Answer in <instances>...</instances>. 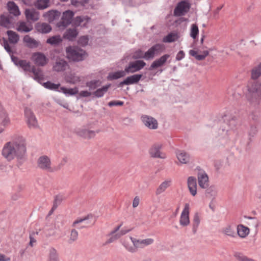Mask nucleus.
<instances>
[{
    "instance_id": "45",
    "label": "nucleus",
    "mask_w": 261,
    "mask_h": 261,
    "mask_svg": "<svg viewBox=\"0 0 261 261\" xmlns=\"http://www.w3.org/2000/svg\"><path fill=\"white\" fill-rule=\"evenodd\" d=\"M18 66L21 67L24 71L31 72L32 66H31L30 62L27 61L26 60H20V62L18 63Z\"/></svg>"
},
{
    "instance_id": "32",
    "label": "nucleus",
    "mask_w": 261,
    "mask_h": 261,
    "mask_svg": "<svg viewBox=\"0 0 261 261\" xmlns=\"http://www.w3.org/2000/svg\"><path fill=\"white\" fill-rule=\"evenodd\" d=\"M171 182V180H165L161 183L155 191V195H159L165 192L170 186Z\"/></svg>"
},
{
    "instance_id": "4",
    "label": "nucleus",
    "mask_w": 261,
    "mask_h": 261,
    "mask_svg": "<svg viewBox=\"0 0 261 261\" xmlns=\"http://www.w3.org/2000/svg\"><path fill=\"white\" fill-rule=\"evenodd\" d=\"M66 58L70 61L80 62L84 60L87 57L86 52L75 46H68L66 48Z\"/></svg>"
},
{
    "instance_id": "53",
    "label": "nucleus",
    "mask_w": 261,
    "mask_h": 261,
    "mask_svg": "<svg viewBox=\"0 0 261 261\" xmlns=\"http://www.w3.org/2000/svg\"><path fill=\"white\" fill-rule=\"evenodd\" d=\"M86 85L90 89H95L100 86L101 82L99 80H94L87 83Z\"/></svg>"
},
{
    "instance_id": "20",
    "label": "nucleus",
    "mask_w": 261,
    "mask_h": 261,
    "mask_svg": "<svg viewBox=\"0 0 261 261\" xmlns=\"http://www.w3.org/2000/svg\"><path fill=\"white\" fill-rule=\"evenodd\" d=\"M142 76V74H134L130 76H128L123 81L120 82L119 86L121 87L123 85H129L136 84L139 81Z\"/></svg>"
},
{
    "instance_id": "56",
    "label": "nucleus",
    "mask_w": 261,
    "mask_h": 261,
    "mask_svg": "<svg viewBox=\"0 0 261 261\" xmlns=\"http://www.w3.org/2000/svg\"><path fill=\"white\" fill-rule=\"evenodd\" d=\"M222 232L226 235L233 237L234 232L233 230L232 229L230 226H227L225 227H224L222 230Z\"/></svg>"
},
{
    "instance_id": "60",
    "label": "nucleus",
    "mask_w": 261,
    "mask_h": 261,
    "mask_svg": "<svg viewBox=\"0 0 261 261\" xmlns=\"http://www.w3.org/2000/svg\"><path fill=\"white\" fill-rule=\"evenodd\" d=\"M63 200V198L62 196H60V195L56 196L55 197V201H54V206H53L51 211L53 210L54 208H56L57 205L60 204Z\"/></svg>"
},
{
    "instance_id": "61",
    "label": "nucleus",
    "mask_w": 261,
    "mask_h": 261,
    "mask_svg": "<svg viewBox=\"0 0 261 261\" xmlns=\"http://www.w3.org/2000/svg\"><path fill=\"white\" fill-rule=\"evenodd\" d=\"M79 42L81 45L85 46L88 43V38L87 36H82L80 38Z\"/></svg>"
},
{
    "instance_id": "13",
    "label": "nucleus",
    "mask_w": 261,
    "mask_h": 261,
    "mask_svg": "<svg viewBox=\"0 0 261 261\" xmlns=\"http://www.w3.org/2000/svg\"><path fill=\"white\" fill-rule=\"evenodd\" d=\"M32 59L35 64L39 66H45L48 61V59L43 54L39 52L33 55Z\"/></svg>"
},
{
    "instance_id": "47",
    "label": "nucleus",
    "mask_w": 261,
    "mask_h": 261,
    "mask_svg": "<svg viewBox=\"0 0 261 261\" xmlns=\"http://www.w3.org/2000/svg\"><path fill=\"white\" fill-rule=\"evenodd\" d=\"M11 121L8 113L0 117V125L2 126H9Z\"/></svg>"
},
{
    "instance_id": "23",
    "label": "nucleus",
    "mask_w": 261,
    "mask_h": 261,
    "mask_svg": "<svg viewBox=\"0 0 261 261\" xmlns=\"http://www.w3.org/2000/svg\"><path fill=\"white\" fill-rule=\"evenodd\" d=\"M100 130L98 129L96 131L87 129H81L77 132L78 135L85 139H91L94 137L96 133H99Z\"/></svg>"
},
{
    "instance_id": "54",
    "label": "nucleus",
    "mask_w": 261,
    "mask_h": 261,
    "mask_svg": "<svg viewBox=\"0 0 261 261\" xmlns=\"http://www.w3.org/2000/svg\"><path fill=\"white\" fill-rule=\"evenodd\" d=\"M56 229V228L53 227L48 228L46 229L44 231L45 237L47 238H49L51 237L55 236L56 234V231L55 230Z\"/></svg>"
},
{
    "instance_id": "17",
    "label": "nucleus",
    "mask_w": 261,
    "mask_h": 261,
    "mask_svg": "<svg viewBox=\"0 0 261 261\" xmlns=\"http://www.w3.org/2000/svg\"><path fill=\"white\" fill-rule=\"evenodd\" d=\"M130 239L133 244V246L129 245L128 244H124V247L127 250V251L134 253L136 252L138 248H142L141 240H138L131 237H130Z\"/></svg>"
},
{
    "instance_id": "15",
    "label": "nucleus",
    "mask_w": 261,
    "mask_h": 261,
    "mask_svg": "<svg viewBox=\"0 0 261 261\" xmlns=\"http://www.w3.org/2000/svg\"><path fill=\"white\" fill-rule=\"evenodd\" d=\"M68 67V63L64 59L57 58L53 65V69L59 72L65 71Z\"/></svg>"
},
{
    "instance_id": "57",
    "label": "nucleus",
    "mask_w": 261,
    "mask_h": 261,
    "mask_svg": "<svg viewBox=\"0 0 261 261\" xmlns=\"http://www.w3.org/2000/svg\"><path fill=\"white\" fill-rule=\"evenodd\" d=\"M78 238V232L75 229H72L71 231L70 238H69V242L70 243H72L75 241Z\"/></svg>"
},
{
    "instance_id": "6",
    "label": "nucleus",
    "mask_w": 261,
    "mask_h": 261,
    "mask_svg": "<svg viewBox=\"0 0 261 261\" xmlns=\"http://www.w3.org/2000/svg\"><path fill=\"white\" fill-rule=\"evenodd\" d=\"M24 112L28 127L31 129L38 128V123L32 110L30 108L25 107Z\"/></svg>"
},
{
    "instance_id": "9",
    "label": "nucleus",
    "mask_w": 261,
    "mask_h": 261,
    "mask_svg": "<svg viewBox=\"0 0 261 261\" xmlns=\"http://www.w3.org/2000/svg\"><path fill=\"white\" fill-rule=\"evenodd\" d=\"M162 145L159 144L153 145L149 150L150 156L153 158L165 159L166 155L161 151Z\"/></svg>"
},
{
    "instance_id": "46",
    "label": "nucleus",
    "mask_w": 261,
    "mask_h": 261,
    "mask_svg": "<svg viewBox=\"0 0 261 261\" xmlns=\"http://www.w3.org/2000/svg\"><path fill=\"white\" fill-rule=\"evenodd\" d=\"M60 90L64 94L69 95H75L77 94L79 91L77 88L68 89L65 87H61Z\"/></svg>"
},
{
    "instance_id": "29",
    "label": "nucleus",
    "mask_w": 261,
    "mask_h": 261,
    "mask_svg": "<svg viewBox=\"0 0 261 261\" xmlns=\"http://www.w3.org/2000/svg\"><path fill=\"white\" fill-rule=\"evenodd\" d=\"M7 7L10 14H13L15 16L20 15L18 7L13 2H8Z\"/></svg>"
},
{
    "instance_id": "44",
    "label": "nucleus",
    "mask_w": 261,
    "mask_h": 261,
    "mask_svg": "<svg viewBox=\"0 0 261 261\" xmlns=\"http://www.w3.org/2000/svg\"><path fill=\"white\" fill-rule=\"evenodd\" d=\"M206 196L210 198H214L217 195V190L215 187L211 186L205 191Z\"/></svg>"
},
{
    "instance_id": "58",
    "label": "nucleus",
    "mask_w": 261,
    "mask_h": 261,
    "mask_svg": "<svg viewBox=\"0 0 261 261\" xmlns=\"http://www.w3.org/2000/svg\"><path fill=\"white\" fill-rule=\"evenodd\" d=\"M65 221L61 218H58L55 222V228L56 229H60L64 226Z\"/></svg>"
},
{
    "instance_id": "24",
    "label": "nucleus",
    "mask_w": 261,
    "mask_h": 261,
    "mask_svg": "<svg viewBox=\"0 0 261 261\" xmlns=\"http://www.w3.org/2000/svg\"><path fill=\"white\" fill-rule=\"evenodd\" d=\"M187 184L191 194L194 196L197 194L196 179L193 176H190L188 178Z\"/></svg>"
},
{
    "instance_id": "41",
    "label": "nucleus",
    "mask_w": 261,
    "mask_h": 261,
    "mask_svg": "<svg viewBox=\"0 0 261 261\" xmlns=\"http://www.w3.org/2000/svg\"><path fill=\"white\" fill-rule=\"evenodd\" d=\"M62 41V39L60 36L57 35L52 36L47 39L46 43L50 44L53 45H56L60 43Z\"/></svg>"
},
{
    "instance_id": "16",
    "label": "nucleus",
    "mask_w": 261,
    "mask_h": 261,
    "mask_svg": "<svg viewBox=\"0 0 261 261\" xmlns=\"http://www.w3.org/2000/svg\"><path fill=\"white\" fill-rule=\"evenodd\" d=\"M144 124L150 129H155L158 127V123L154 118L147 115L141 117Z\"/></svg>"
},
{
    "instance_id": "42",
    "label": "nucleus",
    "mask_w": 261,
    "mask_h": 261,
    "mask_svg": "<svg viewBox=\"0 0 261 261\" xmlns=\"http://www.w3.org/2000/svg\"><path fill=\"white\" fill-rule=\"evenodd\" d=\"M178 36L177 33H171L163 38V41L164 42L168 43L176 41L178 39Z\"/></svg>"
},
{
    "instance_id": "28",
    "label": "nucleus",
    "mask_w": 261,
    "mask_h": 261,
    "mask_svg": "<svg viewBox=\"0 0 261 261\" xmlns=\"http://www.w3.org/2000/svg\"><path fill=\"white\" fill-rule=\"evenodd\" d=\"M90 18L87 16H77L73 21V24L75 27H85L89 21Z\"/></svg>"
},
{
    "instance_id": "10",
    "label": "nucleus",
    "mask_w": 261,
    "mask_h": 261,
    "mask_svg": "<svg viewBox=\"0 0 261 261\" xmlns=\"http://www.w3.org/2000/svg\"><path fill=\"white\" fill-rule=\"evenodd\" d=\"M146 65V63L142 60H137L130 62L128 67L125 68V71L127 73H133L140 70Z\"/></svg>"
},
{
    "instance_id": "8",
    "label": "nucleus",
    "mask_w": 261,
    "mask_h": 261,
    "mask_svg": "<svg viewBox=\"0 0 261 261\" xmlns=\"http://www.w3.org/2000/svg\"><path fill=\"white\" fill-rule=\"evenodd\" d=\"M189 213L190 205L189 203H186L180 217L179 223L181 226L186 227L189 225Z\"/></svg>"
},
{
    "instance_id": "55",
    "label": "nucleus",
    "mask_w": 261,
    "mask_h": 261,
    "mask_svg": "<svg viewBox=\"0 0 261 261\" xmlns=\"http://www.w3.org/2000/svg\"><path fill=\"white\" fill-rule=\"evenodd\" d=\"M60 84H55L50 82H47L46 83H44L43 86L46 88L51 89V90H56L59 88L60 86Z\"/></svg>"
},
{
    "instance_id": "26",
    "label": "nucleus",
    "mask_w": 261,
    "mask_h": 261,
    "mask_svg": "<svg viewBox=\"0 0 261 261\" xmlns=\"http://www.w3.org/2000/svg\"><path fill=\"white\" fill-rule=\"evenodd\" d=\"M35 29L38 32L43 34L48 33L51 30L50 25L45 22H38L36 23Z\"/></svg>"
},
{
    "instance_id": "35",
    "label": "nucleus",
    "mask_w": 261,
    "mask_h": 261,
    "mask_svg": "<svg viewBox=\"0 0 261 261\" xmlns=\"http://www.w3.org/2000/svg\"><path fill=\"white\" fill-rule=\"evenodd\" d=\"M7 34L8 36L9 41L12 44H16L19 39V36L16 32L12 31H8Z\"/></svg>"
},
{
    "instance_id": "3",
    "label": "nucleus",
    "mask_w": 261,
    "mask_h": 261,
    "mask_svg": "<svg viewBox=\"0 0 261 261\" xmlns=\"http://www.w3.org/2000/svg\"><path fill=\"white\" fill-rule=\"evenodd\" d=\"M165 49L163 44H156L150 47L144 54L141 50H138L134 53L133 58L135 59L144 58L146 60L153 59L155 56L161 54Z\"/></svg>"
},
{
    "instance_id": "39",
    "label": "nucleus",
    "mask_w": 261,
    "mask_h": 261,
    "mask_svg": "<svg viewBox=\"0 0 261 261\" xmlns=\"http://www.w3.org/2000/svg\"><path fill=\"white\" fill-rule=\"evenodd\" d=\"M49 0H37L35 3V6L38 9L43 10L49 6Z\"/></svg>"
},
{
    "instance_id": "21",
    "label": "nucleus",
    "mask_w": 261,
    "mask_h": 261,
    "mask_svg": "<svg viewBox=\"0 0 261 261\" xmlns=\"http://www.w3.org/2000/svg\"><path fill=\"white\" fill-rule=\"evenodd\" d=\"M60 12L57 10H49L48 12L43 14V16L45 19L47 20L49 22H51L53 21L58 19L60 16Z\"/></svg>"
},
{
    "instance_id": "51",
    "label": "nucleus",
    "mask_w": 261,
    "mask_h": 261,
    "mask_svg": "<svg viewBox=\"0 0 261 261\" xmlns=\"http://www.w3.org/2000/svg\"><path fill=\"white\" fill-rule=\"evenodd\" d=\"M199 33V29L196 24H192L190 29V36L193 39H195Z\"/></svg>"
},
{
    "instance_id": "43",
    "label": "nucleus",
    "mask_w": 261,
    "mask_h": 261,
    "mask_svg": "<svg viewBox=\"0 0 261 261\" xmlns=\"http://www.w3.org/2000/svg\"><path fill=\"white\" fill-rule=\"evenodd\" d=\"M17 30L19 32L27 33L32 31L33 30V27L31 25L28 26L24 22H21Z\"/></svg>"
},
{
    "instance_id": "50",
    "label": "nucleus",
    "mask_w": 261,
    "mask_h": 261,
    "mask_svg": "<svg viewBox=\"0 0 261 261\" xmlns=\"http://www.w3.org/2000/svg\"><path fill=\"white\" fill-rule=\"evenodd\" d=\"M234 256L238 261H255L240 252L234 253Z\"/></svg>"
},
{
    "instance_id": "52",
    "label": "nucleus",
    "mask_w": 261,
    "mask_h": 261,
    "mask_svg": "<svg viewBox=\"0 0 261 261\" xmlns=\"http://www.w3.org/2000/svg\"><path fill=\"white\" fill-rule=\"evenodd\" d=\"M249 221L248 222L247 224L252 228H256L259 225V222L255 217H248Z\"/></svg>"
},
{
    "instance_id": "36",
    "label": "nucleus",
    "mask_w": 261,
    "mask_h": 261,
    "mask_svg": "<svg viewBox=\"0 0 261 261\" xmlns=\"http://www.w3.org/2000/svg\"><path fill=\"white\" fill-rule=\"evenodd\" d=\"M111 87V84H108L103 86L102 87L97 89L95 92H93V94L96 97H102L105 93H106L109 88Z\"/></svg>"
},
{
    "instance_id": "25",
    "label": "nucleus",
    "mask_w": 261,
    "mask_h": 261,
    "mask_svg": "<svg viewBox=\"0 0 261 261\" xmlns=\"http://www.w3.org/2000/svg\"><path fill=\"white\" fill-rule=\"evenodd\" d=\"M25 14L28 20L36 21L39 19V13L34 9H26Z\"/></svg>"
},
{
    "instance_id": "40",
    "label": "nucleus",
    "mask_w": 261,
    "mask_h": 261,
    "mask_svg": "<svg viewBox=\"0 0 261 261\" xmlns=\"http://www.w3.org/2000/svg\"><path fill=\"white\" fill-rule=\"evenodd\" d=\"M249 229L243 225H239L238 227V233L241 238H245L249 234Z\"/></svg>"
},
{
    "instance_id": "38",
    "label": "nucleus",
    "mask_w": 261,
    "mask_h": 261,
    "mask_svg": "<svg viewBox=\"0 0 261 261\" xmlns=\"http://www.w3.org/2000/svg\"><path fill=\"white\" fill-rule=\"evenodd\" d=\"M126 75L125 71H118L115 72L110 73L108 76L109 80H116L120 77H123Z\"/></svg>"
},
{
    "instance_id": "62",
    "label": "nucleus",
    "mask_w": 261,
    "mask_h": 261,
    "mask_svg": "<svg viewBox=\"0 0 261 261\" xmlns=\"http://www.w3.org/2000/svg\"><path fill=\"white\" fill-rule=\"evenodd\" d=\"M140 201V197L138 196H135L133 201V204H132L133 207V208L137 207L139 205Z\"/></svg>"
},
{
    "instance_id": "37",
    "label": "nucleus",
    "mask_w": 261,
    "mask_h": 261,
    "mask_svg": "<svg viewBox=\"0 0 261 261\" xmlns=\"http://www.w3.org/2000/svg\"><path fill=\"white\" fill-rule=\"evenodd\" d=\"M30 72H32L34 74V79L37 81H40L43 79V75L42 71L39 68H36L33 66Z\"/></svg>"
},
{
    "instance_id": "48",
    "label": "nucleus",
    "mask_w": 261,
    "mask_h": 261,
    "mask_svg": "<svg viewBox=\"0 0 261 261\" xmlns=\"http://www.w3.org/2000/svg\"><path fill=\"white\" fill-rule=\"evenodd\" d=\"M200 223V218L198 213H196L194 214V218L193 219L192 225H193V231L194 233L196 232L197 228H198Z\"/></svg>"
},
{
    "instance_id": "22",
    "label": "nucleus",
    "mask_w": 261,
    "mask_h": 261,
    "mask_svg": "<svg viewBox=\"0 0 261 261\" xmlns=\"http://www.w3.org/2000/svg\"><path fill=\"white\" fill-rule=\"evenodd\" d=\"M176 155L181 164H187L190 162V156L189 154L184 150H177Z\"/></svg>"
},
{
    "instance_id": "34",
    "label": "nucleus",
    "mask_w": 261,
    "mask_h": 261,
    "mask_svg": "<svg viewBox=\"0 0 261 261\" xmlns=\"http://www.w3.org/2000/svg\"><path fill=\"white\" fill-rule=\"evenodd\" d=\"M261 76V63L254 67L251 70V77L252 80H256Z\"/></svg>"
},
{
    "instance_id": "59",
    "label": "nucleus",
    "mask_w": 261,
    "mask_h": 261,
    "mask_svg": "<svg viewBox=\"0 0 261 261\" xmlns=\"http://www.w3.org/2000/svg\"><path fill=\"white\" fill-rule=\"evenodd\" d=\"M154 242L153 239L147 238L143 240H141L142 247V248L145 246L152 244Z\"/></svg>"
},
{
    "instance_id": "27",
    "label": "nucleus",
    "mask_w": 261,
    "mask_h": 261,
    "mask_svg": "<svg viewBox=\"0 0 261 261\" xmlns=\"http://www.w3.org/2000/svg\"><path fill=\"white\" fill-rule=\"evenodd\" d=\"M78 32L75 28L68 29L64 33L63 37L68 40H73L77 36Z\"/></svg>"
},
{
    "instance_id": "30",
    "label": "nucleus",
    "mask_w": 261,
    "mask_h": 261,
    "mask_svg": "<svg viewBox=\"0 0 261 261\" xmlns=\"http://www.w3.org/2000/svg\"><path fill=\"white\" fill-rule=\"evenodd\" d=\"M47 261H60L57 251L55 248L51 247L49 249Z\"/></svg>"
},
{
    "instance_id": "11",
    "label": "nucleus",
    "mask_w": 261,
    "mask_h": 261,
    "mask_svg": "<svg viewBox=\"0 0 261 261\" xmlns=\"http://www.w3.org/2000/svg\"><path fill=\"white\" fill-rule=\"evenodd\" d=\"M190 5L187 2L182 1L178 3L174 10V15L180 16L188 12L190 9Z\"/></svg>"
},
{
    "instance_id": "63",
    "label": "nucleus",
    "mask_w": 261,
    "mask_h": 261,
    "mask_svg": "<svg viewBox=\"0 0 261 261\" xmlns=\"http://www.w3.org/2000/svg\"><path fill=\"white\" fill-rule=\"evenodd\" d=\"M123 102L121 101H111L108 103V106L110 107L122 106Z\"/></svg>"
},
{
    "instance_id": "5",
    "label": "nucleus",
    "mask_w": 261,
    "mask_h": 261,
    "mask_svg": "<svg viewBox=\"0 0 261 261\" xmlns=\"http://www.w3.org/2000/svg\"><path fill=\"white\" fill-rule=\"evenodd\" d=\"M37 166L40 170L47 172L52 173L55 171L51 166L50 158L45 155H41L38 159Z\"/></svg>"
},
{
    "instance_id": "12",
    "label": "nucleus",
    "mask_w": 261,
    "mask_h": 261,
    "mask_svg": "<svg viewBox=\"0 0 261 261\" xmlns=\"http://www.w3.org/2000/svg\"><path fill=\"white\" fill-rule=\"evenodd\" d=\"M14 22V18L10 14H4L0 16V24L4 27L10 28L13 26Z\"/></svg>"
},
{
    "instance_id": "7",
    "label": "nucleus",
    "mask_w": 261,
    "mask_h": 261,
    "mask_svg": "<svg viewBox=\"0 0 261 261\" xmlns=\"http://www.w3.org/2000/svg\"><path fill=\"white\" fill-rule=\"evenodd\" d=\"M74 13L70 10H67L63 13L61 20L57 24L60 29H64L71 23Z\"/></svg>"
},
{
    "instance_id": "19",
    "label": "nucleus",
    "mask_w": 261,
    "mask_h": 261,
    "mask_svg": "<svg viewBox=\"0 0 261 261\" xmlns=\"http://www.w3.org/2000/svg\"><path fill=\"white\" fill-rule=\"evenodd\" d=\"M169 57V55L166 54L162 56L159 59L155 60L150 65L149 70H151L163 66Z\"/></svg>"
},
{
    "instance_id": "2",
    "label": "nucleus",
    "mask_w": 261,
    "mask_h": 261,
    "mask_svg": "<svg viewBox=\"0 0 261 261\" xmlns=\"http://www.w3.org/2000/svg\"><path fill=\"white\" fill-rule=\"evenodd\" d=\"M246 97L249 103L257 106L261 100V81L249 82L247 86Z\"/></svg>"
},
{
    "instance_id": "14",
    "label": "nucleus",
    "mask_w": 261,
    "mask_h": 261,
    "mask_svg": "<svg viewBox=\"0 0 261 261\" xmlns=\"http://www.w3.org/2000/svg\"><path fill=\"white\" fill-rule=\"evenodd\" d=\"M122 224L117 226L107 234L108 239L104 243V245H107L111 244L120 238V235L118 234V231L119 230Z\"/></svg>"
},
{
    "instance_id": "31",
    "label": "nucleus",
    "mask_w": 261,
    "mask_h": 261,
    "mask_svg": "<svg viewBox=\"0 0 261 261\" xmlns=\"http://www.w3.org/2000/svg\"><path fill=\"white\" fill-rule=\"evenodd\" d=\"M23 40L26 43V45L30 48L36 47L38 45V42L29 35H25Z\"/></svg>"
},
{
    "instance_id": "1",
    "label": "nucleus",
    "mask_w": 261,
    "mask_h": 261,
    "mask_svg": "<svg viewBox=\"0 0 261 261\" xmlns=\"http://www.w3.org/2000/svg\"><path fill=\"white\" fill-rule=\"evenodd\" d=\"M26 154V142L22 137L6 143L2 150L3 156L8 162L15 159L18 161H23L25 159Z\"/></svg>"
},
{
    "instance_id": "64",
    "label": "nucleus",
    "mask_w": 261,
    "mask_h": 261,
    "mask_svg": "<svg viewBox=\"0 0 261 261\" xmlns=\"http://www.w3.org/2000/svg\"><path fill=\"white\" fill-rule=\"evenodd\" d=\"M4 46L5 49L10 54L13 53V51L12 50L10 45H9L8 42L6 40L4 41Z\"/></svg>"
},
{
    "instance_id": "18",
    "label": "nucleus",
    "mask_w": 261,
    "mask_h": 261,
    "mask_svg": "<svg viewBox=\"0 0 261 261\" xmlns=\"http://www.w3.org/2000/svg\"><path fill=\"white\" fill-rule=\"evenodd\" d=\"M198 185L202 189H206L208 186V177L203 171H199L197 175Z\"/></svg>"
},
{
    "instance_id": "33",
    "label": "nucleus",
    "mask_w": 261,
    "mask_h": 261,
    "mask_svg": "<svg viewBox=\"0 0 261 261\" xmlns=\"http://www.w3.org/2000/svg\"><path fill=\"white\" fill-rule=\"evenodd\" d=\"M198 51L194 50H190L189 51V54L193 57H194L195 59L198 61H202L205 59L206 56L209 54V52L207 50H204L203 51L202 55H197Z\"/></svg>"
},
{
    "instance_id": "49",
    "label": "nucleus",
    "mask_w": 261,
    "mask_h": 261,
    "mask_svg": "<svg viewBox=\"0 0 261 261\" xmlns=\"http://www.w3.org/2000/svg\"><path fill=\"white\" fill-rule=\"evenodd\" d=\"M89 218V216L88 215L83 218H78L75 221L73 222L72 226L74 227H76L78 229L83 228L85 227L86 226L84 225L82 226H77L78 224L83 223L84 221L88 220Z\"/></svg>"
}]
</instances>
